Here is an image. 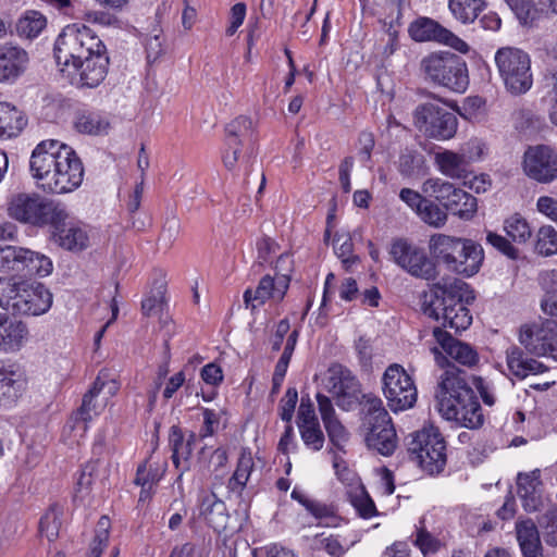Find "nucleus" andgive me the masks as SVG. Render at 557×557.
<instances>
[{
	"mask_svg": "<svg viewBox=\"0 0 557 557\" xmlns=\"http://www.w3.org/2000/svg\"><path fill=\"white\" fill-rule=\"evenodd\" d=\"M417 215L423 223L434 228L443 227L448 219L446 210L429 199L419 209Z\"/></svg>",
	"mask_w": 557,
	"mask_h": 557,
	"instance_id": "09e8293b",
	"label": "nucleus"
},
{
	"mask_svg": "<svg viewBox=\"0 0 557 557\" xmlns=\"http://www.w3.org/2000/svg\"><path fill=\"white\" fill-rule=\"evenodd\" d=\"M297 419H298V421H297L298 428H300L301 425L319 424V420L315 416V410H314L313 404L308 396L302 397L300 400Z\"/></svg>",
	"mask_w": 557,
	"mask_h": 557,
	"instance_id": "680f3d73",
	"label": "nucleus"
},
{
	"mask_svg": "<svg viewBox=\"0 0 557 557\" xmlns=\"http://www.w3.org/2000/svg\"><path fill=\"white\" fill-rule=\"evenodd\" d=\"M363 424L367 428V445L381 455L389 456L397 446V435L387 410L379 398L367 403Z\"/></svg>",
	"mask_w": 557,
	"mask_h": 557,
	"instance_id": "9d476101",
	"label": "nucleus"
},
{
	"mask_svg": "<svg viewBox=\"0 0 557 557\" xmlns=\"http://www.w3.org/2000/svg\"><path fill=\"white\" fill-rule=\"evenodd\" d=\"M298 335H299V332L297 330H294L287 336L283 354H282L281 358L278 359V361L275 366L274 373H273L272 381H273L274 388H278L284 381L292 355L295 350V347H296V344L298 341Z\"/></svg>",
	"mask_w": 557,
	"mask_h": 557,
	"instance_id": "a18cd8bd",
	"label": "nucleus"
},
{
	"mask_svg": "<svg viewBox=\"0 0 557 557\" xmlns=\"http://www.w3.org/2000/svg\"><path fill=\"white\" fill-rule=\"evenodd\" d=\"M63 508L59 505H52L42 516L39 522V532L49 542L54 541L59 536L62 525Z\"/></svg>",
	"mask_w": 557,
	"mask_h": 557,
	"instance_id": "79ce46f5",
	"label": "nucleus"
},
{
	"mask_svg": "<svg viewBox=\"0 0 557 557\" xmlns=\"http://www.w3.org/2000/svg\"><path fill=\"white\" fill-rule=\"evenodd\" d=\"M413 125L424 136L435 140H449L458 131L457 116L434 102H424L412 112Z\"/></svg>",
	"mask_w": 557,
	"mask_h": 557,
	"instance_id": "ddd939ff",
	"label": "nucleus"
},
{
	"mask_svg": "<svg viewBox=\"0 0 557 557\" xmlns=\"http://www.w3.org/2000/svg\"><path fill=\"white\" fill-rule=\"evenodd\" d=\"M426 77L456 92L466 91L469 78L466 63L453 53H433L421 63Z\"/></svg>",
	"mask_w": 557,
	"mask_h": 557,
	"instance_id": "9b49d317",
	"label": "nucleus"
},
{
	"mask_svg": "<svg viewBox=\"0 0 557 557\" xmlns=\"http://www.w3.org/2000/svg\"><path fill=\"white\" fill-rule=\"evenodd\" d=\"M199 513L214 531L219 533L225 531L230 517L224 502L214 493L201 496Z\"/></svg>",
	"mask_w": 557,
	"mask_h": 557,
	"instance_id": "bb28decb",
	"label": "nucleus"
},
{
	"mask_svg": "<svg viewBox=\"0 0 557 557\" xmlns=\"http://www.w3.org/2000/svg\"><path fill=\"white\" fill-rule=\"evenodd\" d=\"M30 175L45 193L63 195L76 190L84 181V165L76 151L57 140L40 141L29 159Z\"/></svg>",
	"mask_w": 557,
	"mask_h": 557,
	"instance_id": "f03ea898",
	"label": "nucleus"
},
{
	"mask_svg": "<svg viewBox=\"0 0 557 557\" xmlns=\"http://www.w3.org/2000/svg\"><path fill=\"white\" fill-rule=\"evenodd\" d=\"M519 342L532 355L557 360V322L545 320L523 324L520 327Z\"/></svg>",
	"mask_w": 557,
	"mask_h": 557,
	"instance_id": "dca6fc26",
	"label": "nucleus"
},
{
	"mask_svg": "<svg viewBox=\"0 0 557 557\" xmlns=\"http://www.w3.org/2000/svg\"><path fill=\"white\" fill-rule=\"evenodd\" d=\"M408 453L430 474L440 473L446 465V443L437 428L428 425L410 435Z\"/></svg>",
	"mask_w": 557,
	"mask_h": 557,
	"instance_id": "1a4fd4ad",
	"label": "nucleus"
},
{
	"mask_svg": "<svg viewBox=\"0 0 557 557\" xmlns=\"http://www.w3.org/2000/svg\"><path fill=\"white\" fill-rule=\"evenodd\" d=\"M487 150L486 141L480 137H471L460 146V153L467 165L483 160Z\"/></svg>",
	"mask_w": 557,
	"mask_h": 557,
	"instance_id": "3c124183",
	"label": "nucleus"
},
{
	"mask_svg": "<svg viewBox=\"0 0 557 557\" xmlns=\"http://www.w3.org/2000/svg\"><path fill=\"white\" fill-rule=\"evenodd\" d=\"M433 335L447 356L466 367H473L479 362L478 351L467 343L454 338L441 327L433 330Z\"/></svg>",
	"mask_w": 557,
	"mask_h": 557,
	"instance_id": "5701e85b",
	"label": "nucleus"
},
{
	"mask_svg": "<svg viewBox=\"0 0 557 557\" xmlns=\"http://www.w3.org/2000/svg\"><path fill=\"white\" fill-rule=\"evenodd\" d=\"M334 250L342 260L346 271H351L359 262L358 256L354 253V244L349 236H339L334 240Z\"/></svg>",
	"mask_w": 557,
	"mask_h": 557,
	"instance_id": "603ef678",
	"label": "nucleus"
},
{
	"mask_svg": "<svg viewBox=\"0 0 557 557\" xmlns=\"http://www.w3.org/2000/svg\"><path fill=\"white\" fill-rule=\"evenodd\" d=\"M445 29L436 21L429 17H419L413 21L408 28L410 37L418 42L437 41L445 34Z\"/></svg>",
	"mask_w": 557,
	"mask_h": 557,
	"instance_id": "72a5a7b5",
	"label": "nucleus"
},
{
	"mask_svg": "<svg viewBox=\"0 0 557 557\" xmlns=\"http://www.w3.org/2000/svg\"><path fill=\"white\" fill-rule=\"evenodd\" d=\"M98 394L90 388L83 397L81 408L75 414V428L85 432L87 430V423L92 420L94 417L98 416L106 407L104 401L98 400Z\"/></svg>",
	"mask_w": 557,
	"mask_h": 557,
	"instance_id": "c9c22d12",
	"label": "nucleus"
},
{
	"mask_svg": "<svg viewBox=\"0 0 557 557\" xmlns=\"http://www.w3.org/2000/svg\"><path fill=\"white\" fill-rule=\"evenodd\" d=\"M517 540L524 557H539L541 548L540 534L535 523L523 520L517 523Z\"/></svg>",
	"mask_w": 557,
	"mask_h": 557,
	"instance_id": "473e14b6",
	"label": "nucleus"
},
{
	"mask_svg": "<svg viewBox=\"0 0 557 557\" xmlns=\"http://www.w3.org/2000/svg\"><path fill=\"white\" fill-rule=\"evenodd\" d=\"M494 59L499 77L510 95H524L532 88L531 58L524 50L503 47L496 51Z\"/></svg>",
	"mask_w": 557,
	"mask_h": 557,
	"instance_id": "0eeeda50",
	"label": "nucleus"
},
{
	"mask_svg": "<svg viewBox=\"0 0 557 557\" xmlns=\"http://www.w3.org/2000/svg\"><path fill=\"white\" fill-rule=\"evenodd\" d=\"M522 173L532 182L548 185L557 181V149L550 145L529 146L521 160Z\"/></svg>",
	"mask_w": 557,
	"mask_h": 557,
	"instance_id": "2eb2a0df",
	"label": "nucleus"
},
{
	"mask_svg": "<svg viewBox=\"0 0 557 557\" xmlns=\"http://www.w3.org/2000/svg\"><path fill=\"white\" fill-rule=\"evenodd\" d=\"M9 215L20 222L36 226L53 225L58 227L69 214L65 208L38 195L20 194L9 203Z\"/></svg>",
	"mask_w": 557,
	"mask_h": 557,
	"instance_id": "6e6552de",
	"label": "nucleus"
},
{
	"mask_svg": "<svg viewBox=\"0 0 557 557\" xmlns=\"http://www.w3.org/2000/svg\"><path fill=\"white\" fill-rule=\"evenodd\" d=\"M253 467L255 462L251 453L248 449H243L236 469L228 480V490L233 493L242 494L251 475Z\"/></svg>",
	"mask_w": 557,
	"mask_h": 557,
	"instance_id": "e433bc0d",
	"label": "nucleus"
},
{
	"mask_svg": "<svg viewBox=\"0 0 557 557\" xmlns=\"http://www.w3.org/2000/svg\"><path fill=\"white\" fill-rule=\"evenodd\" d=\"M421 164V154L412 150H406L399 156L398 171L405 177H412L417 174Z\"/></svg>",
	"mask_w": 557,
	"mask_h": 557,
	"instance_id": "4d7b16f0",
	"label": "nucleus"
},
{
	"mask_svg": "<svg viewBox=\"0 0 557 557\" xmlns=\"http://www.w3.org/2000/svg\"><path fill=\"white\" fill-rule=\"evenodd\" d=\"M91 388L98 395L103 394L101 400L107 405L108 399L119 392L120 383L110 370L103 369L97 375Z\"/></svg>",
	"mask_w": 557,
	"mask_h": 557,
	"instance_id": "8fccbe9b",
	"label": "nucleus"
},
{
	"mask_svg": "<svg viewBox=\"0 0 557 557\" xmlns=\"http://www.w3.org/2000/svg\"><path fill=\"white\" fill-rule=\"evenodd\" d=\"M503 230L516 244H525L532 236V228L528 220L520 213H513L505 219Z\"/></svg>",
	"mask_w": 557,
	"mask_h": 557,
	"instance_id": "ea45409f",
	"label": "nucleus"
},
{
	"mask_svg": "<svg viewBox=\"0 0 557 557\" xmlns=\"http://www.w3.org/2000/svg\"><path fill=\"white\" fill-rule=\"evenodd\" d=\"M339 479L346 483V497L361 518L371 519L377 516L374 502L354 473H339Z\"/></svg>",
	"mask_w": 557,
	"mask_h": 557,
	"instance_id": "4be33fe9",
	"label": "nucleus"
},
{
	"mask_svg": "<svg viewBox=\"0 0 557 557\" xmlns=\"http://www.w3.org/2000/svg\"><path fill=\"white\" fill-rule=\"evenodd\" d=\"M57 244L65 250L79 252L90 247L91 230L86 225H69L54 233Z\"/></svg>",
	"mask_w": 557,
	"mask_h": 557,
	"instance_id": "a878e982",
	"label": "nucleus"
},
{
	"mask_svg": "<svg viewBox=\"0 0 557 557\" xmlns=\"http://www.w3.org/2000/svg\"><path fill=\"white\" fill-rule=\"evenodd\" d=\"M383 394L389 408L404 411L413 407L418 391L412 376L398 363L388 366L382 377Z\"/></svg>",
	"mask_w": 557,
	"mask_h": 557,
	"instance_id": "4468645a",
	"label": "nucleus"
},
{
	"mask_svg": "<svg viewBox=\"0 0 557 557\" xmlns=\"http://www.w3.org/2000/svg\"><path fill=\"white\" fill-rule=\"evenodd\" d=\"M456 188L454 184L440 177H430L425 180L421 186V190L424 195L434 197L444 207H446Z\"/></svg>",
	"mask_w": 557,
	"mask_h": 557,
	"instance_id": "37998d69",
	"label": "nucleus"
},
{
	"mask_svg": "<svg viewBox=\"0 0 557 557\" xmlns=\"http://www.w3.org/2000/svg\"><path fill=\"white\" fill-rule=\"evenodd\" d=\"M434 163L437 170L450 178H460L468 166L460 151L445 149L434 154Z\"/></svg>",
	"mask_w": 557,
	"mask_h": 557,
	"instance_id": "2f4dec72",
	"label": "nucleus"
},
{
	"mask_svg": "<svg viewBox=\"0 0 557 557\" xmlns=\"http://www.w3.org/2000/svg\"><path fill=\"white\" fill-rule=\"evenodd\" d=\"M298 400L295 388H288L280 403V416L283 421L290 422Z\"/></svg>",
	"mask_w": 557,
	"mask_h": 557,
	"instance_id": "0e129e2a",
	"label": "nucleus"
},
{
	"mask_svg": "<svg viewBox=\"0 0 557 557\" xmlns=\"http://www.w3.org/2000/svg\"><path fill=\"white\" fill-rule=\"evenodd\" d=\"M289 287V276L276 273L275 276L264 275L256 289L247 288L244 293V302L247 308L256 309L267 300L281 301Z\"/></svg>",
	"mask_w": 557,
	"mask_h": 557,
	"instance_id": "a211bd4d",
	"label": "nucleus"
},
{
	"mask_svg": "<svg viewBox=\"0 0 557 557\" xmlns=\"http://www.w3.org/2000/svg\"><path fill=\"white\" fill-rule=\"evenodd\" d=\"M110 528V519L107 516H102L97 523L96 534L86 557L101 556L108 544Z\"/></svg>",
	"mask_w": 557,
	"mask_h": 557,
	"instance_id": "864d4df0",
	"label": "nucleus"
},
{
	"mask_svg": "<svg viewBox=\"0 0 557 557\" xmlns=\"http://www.w3.org/2000/svg\"><path fill=\"white\" fill-rule=\"evenodd\" d=\"M507 366L512 375L518 379H527L547 371L546 366L535 359L524 357L517 347L507 351Z\"/></svg>",
	"mask_w": 557,
	"mask_h": 557,
	"instance_id": "7c9ffc66",
	"label": "nucleus"
},
{
	"mask_svg": "<svg viewBox=\"0 0 557 557\" xmlns=\"http://www.w3.org/2000/svg\"><path fill=\"white\" fill-rule=\"evenodd\" d=\"M518 495L522 506L527 511H536L542 506V483L540 481V471L534 470L529 473L518 475Z\"/></svg>",
	"mask_w": 557,
	"mask_h": 557,
	"instance_id": "393cba45",
	"label": "nucleus"
},
{
	"mask_svg": "<svg viewBox=\"0 0 557 557\" xmlns=\"http://www.w3.org/2000/svg\"><path fill=\"white\" fill-rule=\"evenodd\" d=\"M392 260L409 275L434 281L438 276L437 264L429 257L425 249L406 238H396L389 248Z\"/></svg>",
	"mask_w": 557,
	"mask_h": 557,
	"instance_id": "f8f14e48",
	"label": "nucleus"
},
{
	"mask_svg": "<svg viewBox=\"0 0 557 557\" xmlns=\"http://www.w3.org/2000/svg\"><path fill=\"white\" fill-rule=\"evenodd\" d=\"M486 242L510 259L515 260L519 256V250L511 244V242L499 234L488 232L486 234Z\"/></svg>",
	"mask_w": 557,
	"mask_h": 557,
	"instance_id": "052dcab7",
	"label": "nucleus"
},
{
	"mask_svg": "<svg viewBox=\"0 0 557 557\" xmlns=\"http://www.w3.org/2000/svg\"><path fill=\"white\" fill-rule=\"evenodd\" d=\"M323 387L344 410L352 409L359 400V384L352 373L341 364H332L322 377Z\"/></svg>",
	"mask_w": 557,
	"mask_h": 557,
	"instance_id": "f3484780",
	"label": "nucleus"
},
{
	"mask_svg": "<svg viewBox=\"0 0 557 557\" xmlns=\"http://www.w3.org/2000/svg\"><path fill=\"white\" fill-rule=\"evenodd\" d=\"M520 24L533 26L540 20V11L533 0H505Z\"/></svg>",
	"mask_w": 557,
	"mask_h": 557,
	"instance_id": "de8ad7c7",
	"label": "nucleus"
},
{
	"mask_svg": "<svg viewBox=\"0 0 557 557\" xmlns=\"http://www.w3.org/2000/svg\"><path fill=\"white\" fill-rule=\"evenodd\" d=\"M21 247L0 246V272H17Z\"/></svg>",
	"mask_w": 557,
	"mask_h": 557,
	"instance_id": "bf43d9fd",
	"label": "nucleus"
},
{
	"mask_svg": "<svg viewBox=\"0 0 557 557\" xmlns=\"http://www.w3.org/2000/svg\"><path fill=\"white\" fill-rule=\"evenodd\" d=\"M27 124L25 114L9 102H0V138H13L21 134Z\"/></svg>",
	"mask_w": 557,
	"mask_h": 557,
	"instance_id": "c756f323",
	"label": "nucleus"
},
{
	"mask_svg": "<svg viewBox=\"0 0 557 557\" xmlns=\"http://www.w3.org/2000/svg\"><path fill=\"white\" fill-rule=\"evenodd\" d=\"M476 207L475 197L460 188H456L445 209L451 211L453 214L458 215L460 219L469 220L476 212Z\"/></svg>",
	"mask_w": 557,
	"mask_h": 557,
	"instance_id": "58836bf2",
	"label": "nucleus"
},
{
	"mask_svg": "<svg viewBox=\"0 0 557 557\" xmlns=\"http://www.w3.org/2000/svg\"><path fill=\"white\" fill-rule=\"evenodd\" d=\"M536 210L557 223V199L550 196H541L536 200Z\"/></svg>",
	"mask_w": 557,
	"mask_h": 557,
	"instance_id": "774afa93",
	"label": "nucleus"
},
{
	"mask_svg": "<svg viewBox=\"0 0 557 557\" xmlns=\"http://www.w3.org/2000/svg\"><path fill=\"white\" fill-rule=\"evenodd\" d=\"M164 301V287L161 285L156 293L143 300L141 309L146 315H151L162 310Z\"/></svg>",
	"mask_w": 557,
	"mask_h": 557,
	"instance_id": "69168bd1",
	"label": "nucleus"
},
{
	"mask_svg": "<svg viewBox=\"0 0 557 557\" xmlns=\"http://www.w3.org/2000/svg\"><path fill=\"white\" fill-rule=\"evenodd\" d=\"M28 53L11 44L0 45V83H14L27 69Z\"/></svg>",
	"mask_w": 557,
	"mask_h": 557,
	"instance_id": "412c9836",
	"label": "nucleus"
},
{
	"mask_svg": "<svg viewBox=\"0 0 557 557\" xmlns=\"http://www.w3.org/2000/svg\"><path fill=\"white\" fill-rule=\"evenodd\" d=\"M467 288L460 280L433 284L423 295V313L456 332L467 330L472 323V315L462 302Z\"/></svg>",
	"mask_w": 557,
	"mask_h": 557,
	"instance_id": "20e7f679",
	"label": "nucleus"
},
{
	"mask_svg": "<svg viewBox=\"0 0 557 557\" xmlns=\"http://www.w3.org/2000/svg\"><path fill=\"white\" fill-rule=\"evenodd\" d=\"M299 432L304 444L309 449L314 451L322 449L324 445V434L320 428V423L317 425H301Z\"/></svg>",
	"mask_w": 557,
	"mask_h": 557,
	"instance_id": "13d9d810",
	"label": "nucleus"
},
{
	"mask_svg": "<svg viewBox=\"0 0 557 557\" xmlns=\"http://www.w3.org/2000/svg\"><path fill=\"white\" fill-rule=\"evenodd\" d=\"M315 398L318 401L321 419L323 421L330 441L335 446L342 447L348 441L349 437L347 430L337 419L331 399L321 393H318Z\"/></svg>",
	"mask_w": 557,
	"mask_h": 557,
	"instance_id": "b1692460",
	"label": "nucleus"
},
{
	"mask_svg": "<svg viewBox=\"0 0 557 557\" xmlns=\"http://www.w3.org/2000/svg\"><path fill=\"white\" fill-rule=\"evenodd\" d=\"M429 251L435 263L467 277L478 273L483 261V249L479 244L442 233L430 237Z\"/></svg>",
	"mask_w": 557,
	"mask_h": 557,
	"instance_id": "423d86ee",
	"label": "nucleus"
},
{
	"mask_svg": "<svg viewBox=\"0 0 557 557\" xmlns=\"http://www.w3.org/2000/svg\"><path fill=\"white\" fill-rule=\"evenodd\" d=\"M54 58L63 73L77 75L78 83L88 88L100 85L108 74L106 45L85 24L63 28L54 42Z\"/></svg>",
	"mask_w": 557,
	"mask_h": 557,
	"instance_id": "f257e3e1",
	"label": "nucleus"
},
{
	"mask_svg": "<svg viewBox=\"0 0 557 557\" xmlns=\"http://www.w3.org/2000/svg\"><path fill=\"white\" fill-rule=\"evenodd\" d=\"M225 132L227 143L240 141L245 144L250 140L252 136V120L248 116L240 115L227 124Z\"/></svg>",
	"mask_w": 557,
	"mask_h": 557,
	"instance_id": "49530a36",
	"label": "nucleus"
},
{
	"mask_svg": "<svg viewBox=\"0 0 557 557\" xmlns=\"http://www.w3.org/2000/svg\"><path fill=\"white\" fill-rule=\"evenodd\" d=\"M53 271V263L49 257L38 251L21 247L18 273L28 276L46 277Z\"/></svg>",
	"mask_w": 557,
	"mask_h": 557,
	"instance_id": "cd10ccee",
	"label": "nucleus"
},
{
	"mask_svg": "<svg viewBox=\"0 0 557 557\" xmlns=\"http://www.w3.org/2000/svg\"><path fill=\"white\" fill-rule=\"evenodd\" d=\"M74 127L78 133L87 135L107 134L110 123L107 116L95 111H83L74 121Z\"/></svg>",
	"mask_w": 557,
	"mask_h": 557,
	"instance_id": "f704fd0d",
	"label": "nucleus"
},
{
	"mask_svg": "<svg viewBox=\"0 0 557 557\" xmlns=\"http://www.w3.org/2000/svg\"><path fill=\"white\" fill-rule=\"evenodd\" d=\"M448 8L456 20L462 24L473 23L485 10V0H449Z\"/></svg>",
	"mask_w": 557,
	"mask_h": 557,
	"instance_id": "4c0bfd02",
	"label": "nucleus"
},
{
	"mask_svg": "<svg viewBox=\"0 0 557 557\" xmlns=\"http://www.w3.org/2000/svg\"><path fill=\"white\" fill-rule=\"evenodd\" d=\"M53 304V294L40 282L23 277H0V307L20 317H39Z\"/></svg>",
	"mask_w": 557,
	"mask_h": 557,
	"instance_id": "39448f33",
	"label": "nucleus"
},
{
	"mask_svg": "<svg viewBox=\"0 0 557 557\" xmlns=\"http://www.w3.org/2000/svg\"><path fill=\"white\" fill-rule=\"evenodd\" d=\"M292 497L298 500L317 519L333 517L335 513L333 506L309 499L297 490L292 492Z\"/></svg>",
	"mask_w": 557,
	"mask_h": 557,
	"instance_id": "5fc2aeb1",
	"label": "nucleus"
},
{
	"mask_svg": "<svg viewBox=\"0 0 557 557\" xmlns=\"http://www.w3.org/2000/svg\"><path fill=\"white\" fill-rule=\"evenodd\" d=\"M46 24V17L40 12L28 11L17 21L16 33L20 37L32 39L42 32Z\"/></svg>",
	"mask_w": 557,
	"mask_h": 557,
	"instance_id": "a19ab883",
	"label": "nucleus"
},
{
	"mask_svg": "<svg viewBox=\"0 0 557 557\" xmlns=\"http://www.w3.org/2000/svg\"><path fill=\"white\" fill-rule=\"evenodd\" d=\"M194 442V435H190L188 440H184V436L178 428L173 426L171 429L169 444L172 450V461L175 468L181 470V473L177 476V481H180L183 476V473L189 469L188 460L191 456Z\"/></svg>",
	"mask_w": 557,
	"mask_h": 557,
	"instance_id": "c85d7f7f",
	"label": "nucleus"
},
{
	"mask_svg": "<svg viewBox=\"0 0 557 557\" xmlns=\"http://www.w3.org/2000/svg\"><path fill=\"white\" fill-rule=\"evenodd\" d=\"M534 250L542 257L557 255V230L552 225H542L535 235Z\"/></svg>",
	"mask_w": 557,
	"mask_h": 557,
	"instance_id": "c03bdc74",
	"label": "nucleus"
},
{
	"mask_svg": "<svg viewBox=\"0 0 557 557\" xmlns=\"http://www.w3.org/2000/svg\"><path fill=\"white\" fill-rule=\"evenodd\" d=\"M245 144L240 141L237 143H227L226 141V150L223 154V164L224 166L233 171L239 162L245 161V156L242 153V148Z\"/></svg>",
	"mask_w": 557,
	"mask_h": 557,
	"instance_id": "e2e57ef3",
	"label": "nucleus"
},
{
	"mask_svg": "<svg viewBox=\"0 0 557 557\" xmlns=\"http://www.w3.org/2000/svg\"><path fill=\"white\" fill-rule=\"evenodd\" d=\"M26 387V377L21 368L11 361L0 360V406L13 405Z\"/></svg>",
	"mask_w": 557,
	"mask_h": 557,
	"instance_id": "6ab92c4d",
	"label": "nucleus"
},
{
	"mask_svg": "<svg viewBox=\"0 0 557 557\" xmlns=\"http://www.w3.org/2000/svg\"><path fill=\"white\" fill-rule=\"evenodd\" d=\"M165 462H163L160 467L152 470L150 460L146 462L144 466H140L137 470L135 483L137 485L146 486L147 484L156 485L165 472Z\"/></svg>",
	"mask_w": 557,
	"mask_h": 557,
	"instance_id": "6e6d98bb",
	"label": "nucleus"
},
{
	"mask_svg": "<svg viewBox=\"0 0 557 557\" xmlns=\"http://www.w3.org/2000/svg\"><path fill=\"white\" fill-rule=\"evenodd\" d=\"M29 339V330L25 322L0 313V352L15 354Z\"/></svg>",
	"mask_w": 557,
	"mask_h": 557,
	"instance_id": "aec40b11",
	"label": "nucleus"
},
{
	"mask_svg": "<svg viewBox=\"0 0 557 557\" xmlns=\"http://www.w3.org/2000/svg\"><path fill=\"white\" fill-rule=\"evenodd\" d=\"M435 362L441 368L447 367L441 375L436 392L437 409L447 421H453L467 429H478L483 424V413L474 394L461 371L451 366L437 347L431 349Z\"/></svg>",
	"mask_w": 557,
	"mask_h": 557,
	"instance_id": "7ed1b4c3",
	"label": "nucleus"
},
{
	"mask_svg": "<svg viewBox=\"0 0 557 557\" xmlns=\"http://www.w3.org/2000/svg\"><path fill=\"white\" fill-rule=\"evenodd\" d=\"M96 468H97V463L90 462V463H87L82 469V472H81L79 478L77 479V483H76V486H77L76 492L82 497H84L85 495L88 494V492L94 483V474H95Z\"/></svg>",
	"mask_w": 557,
	"mask_h": 557,
	"instance_id": "338daca9",
	"label": "nucleus"
}]
</instances>
